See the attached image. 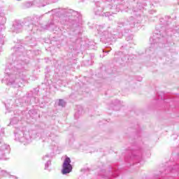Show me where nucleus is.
<instances>
[{
  "label": "nucleus",
  "mask_w": 179,
  "mask_h": 179,
  "mask_svg": "<svg viewBox=\"0 0 179 179\" xmlns=\"http://www.w3.org/2000/svg\"><path fill=\"white\" fill-rule=\"evenodd\" d=\"M72 171V165H71V158L66 157L63 164L62 174H69Z\"/></svg>",
  "instance_id": "1"
},
{
  "label": "nucleus",
  "mask_w": 179,
  "mask_h": 179,
  "mask_svg": "<svg viewBox=\"0 0 179 179\" xmlns=\"http://www.w3.org/2000/svg\"><path fill=\"white\" fill-rule=\"evenodd\" d=\"M63 103H64V101L62 99H60L59 101V106H62Z\"/></svg>",
  "instance_id": "2"
}]
</instances>
